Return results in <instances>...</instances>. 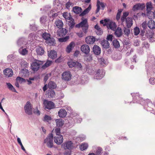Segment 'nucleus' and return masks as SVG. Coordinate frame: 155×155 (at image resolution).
<instances>
[{
  "label": "nucleus",
  "instance_id": "obj_40",
  "mask_svg": "<svg viewBox=\"0 0 155 155\" xmlns=\"http://www.w3.org/2000/svg\"><path fill=\"white\" fill-rule=\"evenodd\" d=\"M50 34L46 32H44L42 35V38L46 41L48 39L51 37Z\"/></svg>",
  "mask_w": 155,
  "mask_h": 155
},
{
  "label": "nucleus",
  "instance_id": "obj_8",
  "mask_svg": "<svg viewBox=\"0 0 155 155\" xmlns=\"http://www.w3.org/2000/svg\"><path fill=\"white\" fill-rule=\"evenodd\" d=\"M62 147L65 150H71L73 148V143L71 141H66L64 143L61 145Z\"/></svg>",
  "mask_w": 155,
  "mask_h": 155
},
{
  "label": "nucleus",
  "instance_id": "obj_53",
  "mask_svg": "<svg viewBox=\"0 0 155 155\" xmlns=\"http://www.w3.org/2000/svg\"><path fill=\"white\" fill-rule=\"evenodd\" d=\"M16 80L17 81H19L21 83L23 82H26V79L20 77H17L16 78Z\"/></svg>",
  "mask_w": 155,
  "mask_h": 155
},
{
  "label": "nucleus",
  "instance_id": "obj_25",
  "mask_svg": "<svg viewBox=\"0 0 155 155\" xmlns=\"http://www.w3.org/2000/svg\"><path fill=\"white\" fill-rule=\"evenodd\" d=\"M114 32L115 35L117 37H120L122 35V31L121 28L119 27H117L116 29H115Z\"/></svg>",
  "mask_w": 155,
  "mask_h": 155
},
{
  "label": "nucleus",
  "instance_id": "obj_38",
  "mask_svg": "<svg viewBox=\"0 0 155 155\" xmlns=\"http://www.w3.org/2000/svg\"><path fill=\"white\" fill-rule=\"evenodd\" d=\"M48 94L49 98H53L55 95V93L54 91L50 89L48 90Z\"/></svg>",
  "mask_w": 155,
  "mask_h": 155
},
{
  "label": "nucleus",
  "instance_id": "obj_54",
  "mask_svg": "<svg viewBox=\"0 0 155 155\" xmlns=\"http://www.w3.org/2000/svg\"><path fill=\"white\" fill-rule=\"evenodd\" d=\"M140 32V29L139 28L136 27L134 28V33L135 35H138Z\"/></svg>",
  "mask_w": 155,
  "mask_h": 155
},
{
  "label": "nucleus",
  "instance_id": "obj_57",
  "mask_svg": "<svg viewBox=\"0 0 155 155\" xmlns=\"http://www.w3.org/2000/svg\"><path fill=\"white\" fill-rule=\"evenodd\" d=\"M96 33L98 35H101L103 33V31L101 28H100L99 29L95 31Z\"/></svg>",
  "mask_w": 155,
  "mask_h": 155
},
{
  "label": "nucleus",
  "instance_id": "obj_17",
  "mask_svg": "<svg viewBox=\"0 0 155 155\" xmlns=\"http://www.w3.org/2000/svg\"><path fill=\"white\" fill-rule=\"evenodd\" d=\"M92 50L94 54L96 55H98L101 53V48L96 45L93 46Z\"/></svg>",
  "mask_w": 155,
  "mask_h": 155
},
{
  "label": "nucleus",
  "instance_id": "obj_22",
  "mask_svg": "<svg viewBox=\"0 0 155 155\" xmlns=\"http://www.w3.org/2000/svg\"><path fill=\"white\" fill-rule=\"evenodd\" d=\"M29 72L27 69H23L21 70L20 74V75L23 77H28L29 75Z\"/></svg>",
  "mask_w": 155,
  "mask_h": 155
},
{
  "label": "nucleus",
  "instance_id": "obj_43",
  "mask_svg": "<svg viewBox=\"0 0 155 155\" xmlns=\"http://www.w3.org/2000/svg\"><path fill=\"white\" fill-rule=\"evenodd\" d=\"M74 68L79 70H81L82 69V66L81 63L76 61L75 65L74 66Z\"/></svg>",
  "mask_w": 155,
  "mask_h": 155
},
{
  "label": "nucleus",
  "instance_id": "obj_31",
  "mask_svg": "<svg viewBox=\"0 0 155 155\" xmlns=\"http://www.w3.org/2000/svg\"><path fill=\"white\" fill-rule=\"evenodd\" d=\"M56 126L58 127H62L64 124V120L61 119H57L55 120Z\"/></svg>",
  "mask_w": 155,
  "mask_h": 155
},
{
  "label": "nucleus",
  "instance_id": "obj_59",
  "mask_svg": "<svg viewBox=\"0 0 155 155\" xmlns=\"http://www.w3.org/2000/svg\"><path fill=\"white\" fill-rule=\"evenodd\" d=\"M149 81L150 84L152 85L155 84V78H150L149 80Z\"/></svg>",
  "mask_w": 155,
  "mask_h": 155
},
{
  "label": "nucleus",
  "instance_id": "obj_45",
  "mask_svg": "<svg viewBox=\"0 0 155 155\" xmlns=\"http://www.w3.org/2000/svg\"><path fill=\"white\" fill-rule=\"evenodd\" d=\"M47 17L45 16H42L40 19V22L41 24H45L47 21Z\"/></svg>",
  "mask_w": 155,
  "mask_h": 155
},
{
  "label": "nucleus",
  "instance_id": "obj_34",
  "mask_svg": "<svg viewBox=\"0 0 155 155\" xmlns=\"http://www.w3.org/2000/svg\"><path fill=\"white\" fill-rule=\"evenodd\" d=\"M88 145L87 143H81L80 146V149L81 151H84L87 149Z\"/></svg>",
  "mask_w": 155,
  "mask_h": 155
},
{
  "label": "nucleus",
  "instance_id": "obj_3",
  "mask_svg": "<svg viewBox=\"0 0 155 155\" xmlns=\"http://www.w3.org/2000/svg\"><path fill=\"white\" fill-rule=\"evenodd\" d=\"M42 64L43 62L42 61L35 60L31 64V68L33 71H36L39 70L40 66Z\"/></svg>",
  "mask_w": 155,
  "mask_h": 155
},
{
  "label": "nucleus",
  "instance_id": "obj_51",
  "mask_svg": "<svg viewBox=\"0 0 155 155\" xmlns=\"http://www.w3.org/2000/svg\"><path fill=\"white\" fill-rule=\"evenodd\" d=\"M17 141H18V143L19 144V145L21 146V148L22 150H23L24 151H25L26 150L22 143L21 141V139L19 137H18V138H17Z\"/></svg>",
  "mask_w": 155,
  "mask_h": 155
},
{
  "label": "nucleus",
  "instance_id": "obj_13",
  "mask_svg": "<svg viewBox=\"0 0 155 155\" xmlns=\"http://www.w3.org/2000/svg\"><path fill=\"white\" fill-rule=\"evenodd\" d=\"M54 141L58 145L61 144L63 141V137L62 135H58L54 137Z\"/></svg>",
  "mask_w": 155,
  "mask_h": 155
},
{
  "label": "nucleus",
  "instance_id": "obj_30",
  "mask_svg": "<svg viewBox=\"0 0 155 155\" xmlns=\"http://www.w3.org/2000/svg\"><path fill=\"white\" fill-rule=\"evenodd\" d=\"M48 87L50 89H54L56 88L57 85L54 82L50 81L48 84Z\"/></svg>",
  "mask_w": 155,
  "mask_h": 155
},
{
  "label": "nucleus",
  "instance_id": "obj_12",
  "mask_svg": "<svg viewBox=\"0 0 155 155\" xmlns=\"http://www.w3.org/2000/svg\"><path fill=\"white\" fill-rule=\"evenodd\" d=\"M145 7V5L144 3H138L134 5L133 10L134 11L143 10Z\"/></svg>",
  "mask_w": 155,
  "mask_h": 155
},
{
  "label": "nucleus",
  "instance_id": "obj_14",
  "mask_svg": "<svg viewBox=\"0 0 155 155\" xmlns=\"http://www.w3.org/2000/svg\"><path fill=\"white\" fill-rule=\"evenodd\" d=\"M67 32L68 31L66 28H62L57 31V34L59 37H62L66 35Z\"/></svg>",
  "mask_w": 155,
  "mask_h": 155
},
{
  "label": "nucleus",
  "instance_id": "obj_21",
  "mask_svg": "<svg viewBox=\"0 0 155 155\" xmlns=\"http://www.w3.org/2000/svg\"><path fill=\"white\" fill-rule=\"evenodd\" d=\"M126 25L128 28H130L133 25V19L131 17H128L126 19Z\"/></svg>",
  "mask_w": 155,
  "mask_h": 155
},
{
  "label": "nucleus",
  "instance_id": "obj_61",
  "mask_svg": "<svg viewBox=\"0 0 155 155\" xmlns=\"http://www.w3.org/2000/svg\"><path fill=\"white\" fill-rule=\"evenodd\" d=\"M113 36L112 35H107V39L108 41H112L113 39Z\"/></svg>",
  "mask_w": 155,
  "mask_h": 155
},
{
  "label": "nucleus",
  "instance_id": "obj_39",
  "mask_svg": "<svg viewBox=\"0 0 155 155\" xmlns=\"http://www.w3.org/2000/svg\"><path fill=\"white\" fill-rule=\"evenodd\" d=\"M63 16L66 20H69L72 17L70 13H68L67 12H64L63 13Z\"/></svg>",
  "mask_w": 155,
  "mask_h": 155
},
{
  "label": "nucleus",
  "instance_id": "obj_52",
  "mask_svg": "<svg viewBox=\"0 0 155 155\" xmlns=\"http://www.w3.org/2000/svg\"><path fill=\"white\" fill-rule=\"evenodd\" d=\"M24 42L23 39V38H19L17 42V44L18 46H20L22 45Z\"/></svg>",
  "mask_w": 155,
  "mask_h": 155
},
{
  "label": "nucleus",
  "instance_id": "obj_2",
  "mask_svg": "<svg viewBox=\"0 0 155 155\" xmlns=\"http://www.w3.org/2000/svg\"><path fill=\"white\" fill-rule=\"evenodd\" d=\"M53 134L51 133L49 134L44 140V143H46L47 146L49 148H51L53 147Z\"/></svg>",
  "mask_w": 155,
  "mask_h": 155
},
{
  "label": "nucleus",
  "instance_id": "obj_11",
  "mask_svg": "<svg viewBox=\"0 0 155 155\" xmlns=\"http://www.w3.org/2000/svg\"><path fill=\"white\" fill-rule=\"evenodd\" d=\"M81 51L86 55L89 54L90 49L88 45L86 44L83 45L81 47Z\"/></svg>",
  "mask_w": 155,
  "mask_h": 155
},
{
  "label": "nucleus",
  "instance_id": "obj_15",
  "mask_svg": "<svg viewBox=\"0 0 155 155\" xmlns=\"http://www.w3.org/2000/svg\"><path fill=\"white\" fill-rule=\"evenodd\" d=\"M85 41L87 44H93L95 41V38L93 36H88L85 38Z\"/></svg>",
  "mask_w": 155,
  "mask_h": 155
},
{
  "label": "nucleus",
  "instance_id": "obj_47",
  "mask_svg": "<svg viewBox=\"0 0 155 155\" xmlns=\"http://www.w3.org/2000/svg\"><path fill=\"white\" fill-rule=\"evenodd\" d=\"M51 120V117L49 116L45 115L43 119V121L48 122L49 121Z\"/></svg>",
  "mask_w": 155,
  "mask_h": 155
},
{
  "label": "nucleus",
  "instance_id": "obj_4",
  "mask_svg": "<svg viewBox=\"0 0 155 155\" xmlns=\"http://www.w3.org/2000/svg\"><path fill=\"white\" fill-rule=\"evenodd\" d=\"M145 31L142 30L140 33L141 39L143 40H144L147 38H150L152 35H154V32L153 31L148 30L144 34Z\"/></svg>",
  "mask_w": 155,
  "mask_h": 155
},
{
  "label": "nucleus",
  "instance_id": "obj_9",
  "mask_svg": "<svg viewBox=\"0 0 155 155\" xmlns=\"http://www.w3.org/2000/svg\"><path fill=\"white\" fill-rule=\"evenodd\" d=\"M153 7L151 2H150L147 4V14L149 15V14H152L153 15L152 18H154L155 15L154 13L151 11Z\"/></svg>",
  "mask_w": 155,
  "mask_h": 155
},
{
  "label": "nucleus",
  "instance_id": "obj_37",
  "mask_svg": "<svg viewBox=\"0 0 155 155\" xmlns=\"http://www.w3.org/2000/svg\"><path fill=\"white\" fill-rule=\"evenodd\" d=\"M6 84L8 88L9 89V90L13 92L17 93V91H16L15 88L10 83H6Z\"/></svg>",
  "mask_w": 155,
  "mask_h": 155
},
{
  "label": "nucleus",
  "instance_id": "obj_58",
  "mask_svg": "<svg viewBox=\"0 0 155 155\" xmlns=\"http://www.w3.org/2000/svg\"><path fill=\"white\" fill-rule=\"evenodd\" d=\"M99 62L101 65H103L106 62V61L105 59L103 58H100L98 60Z\"/></svg>",
  "mask_w": 155,
  "mask_h": 155
},
{
  "label": "nucleus",
  "instance_id": "obj_5",
  "mask_svg": "<svg viewBox=\"0 0 155 155\" xmlns=\"http://www.w3.org/2000/svg\"><path fill=\"white\" fill-rule=\"evenodd\" d=\"M72 74L71 72L69 71L64 72L61 75V78L62 80L68 81L71 79Z\"/></svg>",
  "mask_w": 155,
  "mask_h": 155
},
{
  "label": "nucleus",
  "instance_id": "obj_63",
  "mask_svg": "<svg viewBox=\"0 0 155 155\" xmlns=\"http://www.w3.org/2000/svg\"><path fill=\"white\" fill-rule=\"evenodd\" d=\"M137 58V56L136 54L134 55L133 56V57L131 58V61L132 62H135L136 63L137 61H136Z\"/></svg>",
  "mask_w": 155,
  "mask_h": 155
},
{
  "label": "nucleus",
  "instance_id": "obj_48",
  "mask_svg": "<svg viewBox=\"0 0 155 155\" xmlns=\"http://www.w3.org/2000/svg\"><path fill=\"white\" fill-rule=\"evenodd\" d=\"M142 45L143 48H145L147 49H149L150 46V44L146 41L143 42L142 43Z\"/></svg>",
  "mask_w": 155,
  "mask_h": 155
},
{
  "label": "nucleus",
  "instance_id": "obj_62",
  "mask_svg": "<svg viewBox=\"0 0 155 155\" xmlns=\"http://www.w3.org/2000/svg\"><path fill=\"white\" fill-rule=\"evenodd\" d=\"M102 151V149L100 147L98 148V150L96 151V155H100Z\"/></svg>",
  "mask_w": 155,
  "mask_h": 155
},
{
  "label": "nucleus",
  "instance_id": "obj_29",
  "mask_svg": "<svg viewBox=\"0 0 155 155\" xmlns=\"http://www.w3.org/2000/svg\"><path fill=\"white\" fill-rule=\"evenodd\" d=\"M147 25L150 29H154L155 28V22L151 19L148 21Z\"/></svg>",
  "mask_w": 155,
  "mask_h": 155
},
{
  "label": "nucleus",
  "instance_id": "obj_44",
  "mask_svg": "<svg viewBox=\"0 0 155 155\" xmlns=\"http://www.w3.org/2000/svg\"><path fill=\"white\" fill-rule=\"evenodd\" d=\"M123 31L124 34L127 36H128L130 33V30L129 28H127L125 27L123 28Z\"/></svg>",
  "mask_w": 155,
  "mask_h": 155
},
{
  "label": "nucleus",
  "instance_id": "obj_46",
  "mask_svg": "<svg viewBox=\"0 0 155 155\" xmlns=\"http://www.w3.org/2000/svg\"><path fill=\"white\" fill-rule=\"evenodd\" d=\"M69 38V36H66L64 38H61L58 39L59 41L60 42H64L67 41Z\"/></svg>",
  "mask_w": 155,
  "mask_h": 155
},
{
  "label": "nucleus",
  "instance_id": "obj_49",
  "mask_svg": "<svg viewBox=\"0 0 155 155\" xmlns=\"http://www.w3.org/2000/svg\"><path fill=\"white\" fill-rule=\"evenodd\" d=\"M19 52L20 54H22V55H25L27 54L28 53L27 50L25 48L24 49H19Z\"/></svg>",
  "mask_w": 155,
  "mask_h": 155
},
{
  "label": "nucleus",
  "instance_id": "obj_20",
  "mask_svg": "<svg viewBox=\"0 0 155 155\" xmlns=\"http://www.w3.org/2000/svg\"><path fill=\"white\" fill-rule=\"evenodd\" d=\"M45 42L50 46L55 45L56 44L55 39L51 36L48 39V40L46 41Z\"/></svg>",
  "mask_w": 155,
  "mask_h": 155
},
{
  "label": "nucleus",
  "instance_id": "obj_35",
  "mask_svg": "<svg viewBox=\"0 0 155 155\" xmlns=\"http://www.w3.org/2000/svg\"><path fill=\"white\" fill-rule=\"evenodd\" d=\"M36 52L38 54L42 55L44 52V50L41 47L39 46L37 48Z\"/></svg>",
  "mask_w": 155,
  "mask_h": 155
},
{
  "label": "nucleus",
  "instance_id": "obj_24",
  "mask_svg": "<svg viewBox=\"0 0 155 155\" xmlns=\"http://www.w3.org/2000/svg\"><path fill=\"white\" fill-rule=\"evenodd\" d=\"M58 113L59 116L61 118L64 117L67 115V112L64 109H60Z\"/></svg>",
  "mask_w": 155,
  "mask_h": 155
},
{
  "label": "nucleus",
  "instance_id": "obj_16",
  "mask_svg": "<svg viewBox=\"0 0 155 155\" xmlns=\"http://www.w3.org/2000/svg\"><path fill=\"white\" fill-rule=\"evenodd\" d=\"M100 5L101 7V9L104 10L105 7V5L104 4V3L101 2L98 0H97V8L95 12V14H97L100 11Z\"/></svg>",
  "mask_w": 155,
  "mask_h": 155
},
{
  "label": "nucleus",
  "instance_id": "obj_1",
  "mask_svg": "<svg viewBox=\"0 0 155 155\" xmlns=\"http://www.w3.org/2000/svg\"><path fill=\"white\" fill-rule=\"evenodd\" d=\"M82 18V21L79 23L75 25L76 28H81L82 29L85 33H86L88 28V25L87 23V20L86 19H83Z\"/></svg>",
  "mask_w": 155,
  "mask_h": 155
},
{
  "label": "nucleus",
  "instance_id": "obj_36",
  "mask_svg": "<svg viewBox=\"0 0 155 155\" xmlns=\"http://www.w3.org/2000/svg\"><path fill=\"white\" fill-rule=\"evenodd\" d=\"M76 61H74L70 59L68 62L67 64L70 68L74 67L75 65Z\"/></svg>",
  "mask_w": 155,
  "mask_h": 155
},
{
  "label": "nucleus",
  "instance_id": "obj_7",
  "mask_svg": "<svg viewBox=\"0 0 155 155\" xmlns=\"http://www.w3.org/2000/svg\"><path fill=\"white\" fill-rule=\"evenodd\" d=\"M105 75V72L102 69L97 70L95 74L94 78L97 80L101 79Z\"/></svg>",
  "mask_w": 155,
  "mask_h": 155
},
{
  "label": "nucleus",
  "instance_id": "obj_23",
  "mask_svg": "<svg viewBox=\"0 0 155 155\" xmlns=\"http://www.w3.org/2000/svg\"><path fill=\"white\" fill-rule=\"evenodd\" d=\"M75 46L74 42H72L67 46L66 48V51L68 53H70Z\"/></svg>",
  "mask_w": 155,
  "mask_h": 155
},
{
  "label": "nucleus",
  "instance_id": "obj_18",
  "mask_svg": "<svg viewBox=\"0 0 155 155\" xmlns=\"http://www.w3.org/2000/svg\"><path fill=\"white\" fill-rule=\"evenodd\" d=\"M54 26L59 29L61 28L63 26V23L61 20L57 19L54 23Z\"/></svg>",
  "mask_w": 155,
  "mask_h": 155
},
{
  "label": "nucleus",
  "instance_id": "obj_41",
  "mask_svg": "<svg viewBox=\"0 0 155 155\" xmlns=\"http://www.w3.org/2000/svg\"><path fill=\"white\" fill-rule=\"evenodd\" d=\"M117 25L115 22H111L109 25V27L112 30L114 31L116 28Z\"/></svg>",
  "mask_w": 155,
  "mask_h": 155
},
{
  "label": "nucleus",
  "instance_id": "obj_50",
  "mask_svg": "<svg viewBox=\"0 0 155 155\" xmlns=\"http://www.w3.org/2000/svg\"><path fill=\"white\" fill-rule=\"evenodd\" d=\"M51 63L52 61H48L43 65L42 67L43 68H45L50 66Z\"/></svg>",
  "mask_w": 155,
  "mask_h": 155
},
{
  "label": "nucleus",
  "instance_id": "obj_6",
  "mask_svg": "<svg viewBox=\"0 0 155 155\" xmlns=\"http://www.w3.org/2000/svg\"><path fill=\"white\" fill-rule=\"evenodd\" d=\"M24 108L25 112L27 114L29 115L32 114V106L30 102L28 101L27 102L24 106Z\"/></svg>",
  "mask_w": 155,
  "mask_h": 155
},
{
  "label": "nucleus",
  "instance_id": "obj_26",
  "mask_svg": "<svg viewBox=\"0 0 155 155\" xmlns=\"http://www.w3.org/2000/svg\"><path fill=\"white\" fill-rule=\"evenodd\" d=\"M48 55L49 57L52 59H55L57 57V52L54 50L51 51L48 53Z\"/></svg>",
  "mask_w": 155,
  "mask_h": 155
},
{
  "label": "nucleus",
  "instance_id": "obj_33",
  "mask_svg": "<svg viewBox=\"0 0 155 155\" xmlns=\"http://www.w3.org/2000/svg\"><path fill=\"white\" fill-rule=\"evenodd\" d=\"M73 12L76 14H79L82 11V10L81 7L78 6H75L73 8Z\"/></svg>",
  "mask_w": 155,
  "mask_h": 155
},
{
  "label": "nucleus",
  "instance_id": "obj_56",
  "mask_svg": "<svg viewBox=\"0 0 155 155\" xmlns=\"http://www.w3.org/2000/svg\"><path fill=\"white\" fill-rule=\"evenodd\" d=\"M55 131L56 133V136H58V135H61L60 134L61 133V130L60 128L59 127H57L55 129Z\"/></svg>",
  "mask_w": 155,
  "mask_h": 155
},
{
  "label": "nucleus",
  "instance_id": "obj_28",
  "mask_svg": "<svg viewBox=\"0 0 155 155\" xmlns=\"http://www.w3.org/2000/svg\"><path fill=\"white\" fill-rule=\"evenodd\" d=\"M101 43L103 48H108L110 47L109 43L105 40L101 41Z\"/></svg>",
  "mask_w": 155,
  "mask_h": 155
},
{
  "label": "nucleus",
  "instance_id": "obj_10",
  "mask_svg": "<svg viewBox=\"0 0 155 155\" xmlns=\"http://www.w3.org/2000/svg\"><path fill=\"white\" fill-rule=\"evenodd\" d=\"M44 104L45 106V108L51 110L55 106L53 102L51 101H48L47 100H45Z\"/></svg>",
  "mask_w": 155,
  "mask_h": 155
},
{
  "label": "nucleus",
  "instance_id": "obj_32",
  "mask_svg": "<svg viewBox=\"0 0 155 155\" xmlns=\"http://www.w3.org/2000/svg\"><path fill=\"white\" fill-rule=\"evenodd\" d=\"M91 5H90L89 6L85 9L83 12L81 13L79 15L80 16H83L87 14L91 10Z\"/></svg>",
  "mask_w": 155,
  "mask_h": 155
},
{
  "label": "nucleus",
  "instance_id": "obj_42",
  "mask_svg": "<svg viewBox=\"0 0 155 155\" xmlns=\"http://www.w3.org/2000/svg\"><path fill=\"white\" fill-rule=\"evenodd\" d=\"M113 45L115 48H118L120 47L119 43L117 39H115L113 41Z\"/></svg>",
  "mask_w": 155,
  "mask_h": 155
},
{
  "label": "nucleus",
  "instance_id": "obj_60",
  "mask_svg": "<svg viewBox=\"0 0 155 155\" xmlns=\"http://www.w3.org/2000/svg\"><path fill=\"white\" fill-rule=\"evenodd\" d=\"M72 3L71 2L68 1L65 4L66 8L67 9H69L71 6L72 5Z\"/></svg>",
  "mask_w": 155,
  "mask_h": 155
},
{
  "label": "nucleus",
  "instance_id": "obj_27",
  "mask_svg": "<svg viewBox=\"0 0 155 155\" xmlns=\"http://www.w3.org/2000/svg\"><path fill=\"white\" fill-rule=\"evenodd\" d=\"M69 20V21H68V24L69 27V29L71 30L75 26V23L74 20L72 18Z\"/></svg>",
  "mask_w": 155,
  "mask_h": 155
},
{
  "label": "nucleus",
  "instance_id": "obj_55",
  "mask_svg": "<svg viewBox=\"0 0 155 155\" xmlns=\"http://www.w3.org/2000/svg\"><path fill=\"white\" fill-rule=\"evenodd\" d=\"M75 121L77 123H80L82 120V119L80 118L79 116H77L74 118Z\"/></svg>",
  "mask_w": 155,
  "mask_h": 155
},
{
  "label": "nucleus",
  "instance_id": "obj_64",
  "mask_svg": "<svg viewBox=\"0 0 155 155\" xmlns=\"http://www.w3.org/2000/svg\"><path fill=\"white\" fill-rule=\"evenodd\" d=\"M150 41L153 42L155 41V38L154 36V35H152V37H151L149 38Z\"/></svg>",
  "mask_w": 155,
  "mask_h": 155
},
{
  "label": "nucleus",
  "instance_id": "obj_19",
  "mask_svg": "<svg viewBox=\"0 0 155 155\" xmlns=\"http://www.w3.org/2000/svg\"><path fill=\"white\" fill-rule=\"evenodd\" d=\"M4 73L7 77H12L13 75V72L12 69L6 68L4 70Z\"/></svg>",
  "mask_w": 155,
  "mask_h": 155
}]
</instances>
